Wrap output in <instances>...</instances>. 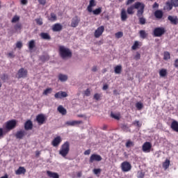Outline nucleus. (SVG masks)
Returning <instances> with one entry per match:
<instances>
[{"mask_svg":"<svg viewBox=\"0 0 178 178\" xmlns=\"http://www.w3.org/2000/svg\"><path fill=\"white\" fill-rule=\"evenodd\" d=\"M83 124V121L81 120H72V121H67L65 124L67 126H77V124Z\"/></svg>","mask_w":178,"mask_h":178,"instance_id":"f3484780","label":"nucleus"},{"mask_svg":"<svg viewBox=\"0 0 178 178\" xmlns=\"http://www.w3.org/2000/svg\"><path fill=\"white\" fill-rule=\"evenodd\" d=\"M25 130H31L33 129V122L31 120H28L24 124Z\"/></svg>","mask_w":178,"mask_h":178,"instance_id":"aec40b11","label":"nucleus"},{"mask_svg":"<svg viewBox=\"0 0 178 178\" xmlns=\"http://www.w3.org/2000/svg\"><path fill=\"white\" fill-rule=\"evenodd\" d=\"M93 172L95 173V175H99V173H101V169L100 168H95L93 170Z\"/></svg>","mask_w":178,"mask_h":178,"instance_id":"5fc2aeb1","label":"nucleus"},{"mask_svg":"<svg viewBox=\"0 0 178 178\" xmlns=\"http://www.w3.org/2000/svg\"><path fill=\"white\" fill-rule=\"evenodd\" d=\"M0 79L3 83H6V80H9V76L6 74H3L0 76Z\"/></svg>","mask_w":178,"mask_h":178,"instance_id":"e433bc0d","label":"nucleus"},{"mask_svg":"<svg viewBox=\"0 0 178 178\" xmlns=\"http://www.w3.org/2000/svg\"><path fill=\"white\" fill-rule=\"evenodd\" d=\"M166 33V30L163 27H156L153 31L154 37H162Z\"/></svg>","mask_w":178,"mask_h":178,"instance_id":"39448f33","label":"nucleus"},{"mask_svg":"<svg viewBox=\"0 0 178 178\" xmlns=\"http://www.w3.org/2000/svg\"><path fill=\"white\" fill-rule=\"evenodd\" d=\"M173 6H175L173 5V3H172V1H167L165 3V9L166 10H172V9H173Z\"/></svg>","mask_w":178,"mask_h":178,"instance_id":"bb28decb","label":"nucleus"},{"mask_svg":"<svg viewBox=\"0 0 178 178\" xmlns=\"http://www.w3.org/2000/svg\"><path fill=\"white\" fill-rule=\"evenodd\" d=\"M8 56H9V58H15V54H13V53H8Z\"/></svg>","mask_w":178,"mask_h":178,"instance_id":"338daca9","label":"nucleus"},{"mask_svg":"<svg viewBox=\"0 0 178 178\" xmlns=\"http://www.w3.org/2000/svg\"><path fill=\"white\" fill-rule=\"evenodd\" d=\"M132 124H134V126H136V127H141V126L143 125L141 123H140V121L138 120H135Z\"/></svg>","mask_w":178,"mask_h":178,"instance_id":"3c124183","label":"nucleus"},{"mask_svg":"<svg viewBox=\"0 0 178 178\" xmlns=\"http://www.w3.org/2000/svg\"><path fill=\"white\" fill-rule=\"evenodd\" d=\"M40 37L42 40H51V35H49L48 33H41Z\"/></svg>","mask_w":178,"mask_h":178,"instance_id":"2f4dec72","label":"nucleus"},{"mask_svg":"<svg viewBox=\"0 0 178 178\" xmlns=\"http://www.w3.org/2000/svg\"><path fill=\"white\" fill-rule=\"evenodd\" d=\"M27 135V132L24 130H20V131H17L16 134H15V137L16 138H18L19 140H22L23 139V137H24V136Z\"/></svg>","mask_w":178,"mask_h":178,"instance_id":"ddd939ff","label":"nucleus"},{"mask_svg":"<svg viewBox=\"0 0 178 178\" xmlns=\"http://www.w3.org/2000/svg\"><path fill=\"white\" fill-rule=\"evenodd\" d=\"M169 166H170V160L165 159V162L163 163V168L165 170L169 169Z\"/></svg>","mask_w":178,"mask_h":178,"instance_id":"a878e982","label":"nucleus"},{"mask_svg":"<svg viewBox=\"0 0 178 178\" xmlns=\"http://www.w3.org/2000/svg\"><path fill=\"white\" fill-rule=\"evenodd\" d=\"M41 60L44 61L49 60V56H42Z\"/></svg>","mask_w":178,"mask_h":178,"instance_id":"bf43d9fd","label":"nucleus"},{"mask_svg":"<svg viewBox=\"0 0 178 178\" xmlns=\"http://www.w3.org/2000/svg\"><path fill=\"white\" fill-rule=\"evenodd\" d=\"M139 17V23L140 24H145V18H144L143 16L138 17Z\"/></svg>","mask_w":178,"mask_h":178,"instance_id":"09e8293b","label":"nucleus"},{"mask_svg":"<svg viewBox=\"0 0 178 178\" xmlns=\"http://www.w3.org/2000/svg\"><path fill=\"white\" fill-rule=\"evenodd\" d=\"M105 31V27L104 26H101L97 29L95 31L94 36L95 38H99L100 35H102L104 32Z\"/></svg>","mask_w":178,"mask_h":178,"instance_id":"1a4fd4ad","label":"nucleus"},{"mask_svg":"<svg viewBox=\"0 0 178 178\" xmlns=\"http://www.w3.org/2000/svg\"><path fill=\"white\" fill-rule=\"evenodd\" d=\"M151 148H152V145L149 142H145L142 146L143 152H151Z\"/></svg>","mask_w":178,"mask_h":178,"instance_id":"9d476101","label":"nucleus"},{"mask_svg":"<svg viewBox=\"0 0 178 178\" xmlns=\"http://www.w3.org/2000/svg\"><path fill=\"white\" fill-rule=\"evenodd\" d=\"M84 94L86 97H90V95H91V92L90 91V89H86L84 92Z\"/></svg>","mask_w":178,"mask_h":178,"instance_id":"6e6d98bb","label":"nucleus"},{"mask_svg":"<svg viewBox=\"0 0 178 178\" xmlns=\"http://www.w3.org/2000/svg\"><path fill=\"white\" fill-rule=\"evenodd\" d=\"M153 8H159V4H158V3L155 2L154 4H153Z\"/></svg>","mask_w":178,"mask_h":178,"instance_id":"774afa93","label":"nucleus"},{"mask_svg":"<svg viewBox=\"0 0 178 178\" xmlns=\"http://www.w3.org/2000/svg\"><path fill=\"white\" fill-rule=\"evenodd\" d=\"M28 47L30 51L34 49V48L35 47V41H34V40H30Z\"/></svg>","mask_w":178,"mask_h":178,"instance_id":"7c9ffc66","label":"nucleus"},{"mask_svg":"<svg viewBox=\"0 0 178 178\" xmlns=\"http://www.w3.org/2000/svg\"><path fill=\"white\" fill-rule=\"evenodd\" d=\"M111 118H112L113 119H115V120H120V113L115 114L113 113V112H111Z\"/></svg>","mask_w":178,"mask_h":178,"instance_id":"f704fd0d","label":"nucleus"},{"mask_svg":"<svg viewBox=\"0 0 178 178\" xmlns=\"http://www.w3.org/2000/svg\"><path fill=\"white\" fill-rule=\"evenodd\" d=\"M136 2V0H127L125 3L127 6H129V5H131V3H134Z\"/></svg>","mask_w":178,"mask_h":178,"instance_id":"864d4df0","label":"nucleus"},{"mask_svg":"<svg viewBox=\"0 0 178 178\" xmlns=\"http://www.w3.org/2000/svg\"><path fill=\"white\" fill-rule=\"evenodd\" d=\"M28 74L29 72L27 70H25L24 68H20L17 72V79H26Z\"/></svg>","mask_w":178,"mask_h":178,"instance_id":"423d86ee","label":"nucleus"},{"mask_svg":"<svg viewBox=\"0 0 178 178\" xmlns=\"http://www.w3.org/2000/svg\"><path fill=\"white\" fill-rule=\"evenodd\" d=\"M58 79L61 81H67V75L60 74L58 75Z\"/></svg>","mask_w":178,"mask_h":178,"instance_id":"4c0bfd02","label":"nucleus"},{"mask_svg":"<svg viewBox=\"0 0 178 178\" xmlns=\"http://www.w3.org/2000/svg\"><path fill=\"white\" fill-rule=\"evenodd\" d=\"M174 66L178 67V58L175 60Z\"/></svg>","mask_w":178,"mask_h":178,"instance_id":"69168bd1","label":"nucleus"},{"mask_svg":"<svg viewBox=\"0 0 178 178\" xmlns=\"http://www.w3.org/2000/svg\"><path fill=\"white\" fill-rule=\"evenodd\" d=\"M79 23H80V19H79V17L75 16L72 19L71 27H77Z\"/></svg>","mask_w":178,"mask_h":178,"instance_id":"dca6fc26","label":"nucleus"},{"mask_svg":"<svg viewBox=\"0 0 178 178\" xmlns=\"http://www.w3.org/2000/svg\"><path fill=\"white\" fill-rule=\"evenodd\" d=\"M144 107V105L143 104V103L141 102H137L136 104V108H137V109L138 111H141V109Z\"/></svg>","mask_w":178,"mask_h":178,"instance_id":"c03bdc74","label":"nucleus"},{"mask_svg":"<svg viewBox=\"0 0 178 178\" xmlns=\"http://www.w3.org/2000/svg\"><path fill=\"white\" fill-rule=\"evenodd\" d=\"M115 38H122L123 37V32L119 31L115 33Z\"/></svg>","mask_w":178,"mask_h":178,"instance_id":"de8ad7c7","label":"nucleus"},{"mask_svg":"<svg viewBox=\"0 0 178 178\" xmlns=\"http://www.w3.org/2000/svg\"><path fill=\"white\" fill-rule=\"evenodd\" d=\"M35 21L36 22V24H38V26H42V18H37L35 19Z\"/></svg>","mask_w":178,"mask_h":178,"instance_id":"49530a36","label":"nucleus"},{"mask_svg":"<svg viewBox=\"0 0 178 178\" xmlns=\"http://www.w3.org/2000/svg\"><path fill=\"white\" fill-rule=\"evenodd\" d=\"M94 6H97V3L95 2V0H90L89 5L87 8L88 11L90 13L92 12V8H94Z\"/></svg>","mask_w":178,"mask_h":178,"instance_id":"a211bd4d","label":"nucleus"},{"mask_svg":"<svg viewBox=\"0 0 178 178\" xmlns=\"http://www.w3.org/2000/svg\"><path fill=\"white\" fill-rule=\"evenodd\" d=\"M47 175L51 178H59V175L56 172H52L51 171H47Z\"/></svg>","mask_w":178,"mask_h":178,"instance_id":"b1692460","label":"nucleus"},{"mask_svg":"<svg viewBox=\"0 0 178 178\" xmlns=\"http://www.w3.org/2000/svg\"><path fill=\"white\" fill-rule=\"evenodd\" d=\"M154 16L156 19H161L163 17V12L161 10H157L154 12Z\"/></svg>","mask_w":178,"mask_h":178,"instance_id":"5701e85b","label":"nucleus"},{"mask_svg":"<svg viewBox=\"0 0 178 178\" xmlns=\"http://www.w3.org/2000/svg\"><path fill=\"white\" fill-rule=\"evenodd\" d=\"M114 72L116 74H120V73H122V65L115 67Z\"/></svg>","mask_w":178,"mask_h":178,"instance_id":"c9c22d12","label":"nucleus"},{"mask_svg":"<svg viewBox=\"0 0 178 178\" xmlns=\"http://www.w3.org/2000/svg\"><path fill=\"white\" fill-rule=\"evenodd\" d=\"M45 120H47V117H45L44 114H39L36 116V121L40 125L44 124V123H45Z\"/></svg>","mask_w":178,"mask_h":178,"instance_id":"9b49d317","label":"nucleus"},{"mask_svg":"<svg viewBox=\"0 0 178 178\" xmlns=\"http://www.w3.org/2000/svg\"><path fill=\"white\" fill-rule=\"evenodd\" d=\"M127 148H130L131 147H134V143L131 142V140H129L125 144Z\"/></svg>","mask_w":178,"mask_h":178,"instance_id":"a19ab883","label":"nucleus"},{"mask_svg":"<svg viewBox=\"0 0 178 178\" xmlns=\"http://www.w3.org/2000/svg\"><path fill=\"white\" fill-rule=\"evenodd\" d=\"M62 29H63V26L60 24H55L52 26L53 31H62Z\"/></svg>","mask_w":178,"mask_h":178,"instance_id":"4be33fe9","label":"nucleus"},{"mask_svg":"<svg viewBox=\"0 0 178 178\" xmlns=\"http://www.w3.org/2000/svg\"><path fill=\"white\" fill-rule=\"evenodd\" d=\"M58 52L62 59H69L70 58H72L73 55L72 51L65 46H59Z\"/></svg>","mask_w":178,"mask_h":178,"instance_id":"f03ea898","label":"nucleus"},{"mask_svg":"<svg viewBox=\"0 0 178 178\" xmlns=\"http://www.w3.org/2000/svg\"><path fill=\"white\" fill-rule=\"evenodd\" d=\"M160 77H166L168 76V70L166 69H161L159 71Z\"/></svg>","mask_w":178,"mask_h":178,"instance_id":"c85d7f7f","label":"nucleus"},{"mask_svg":"<svg viewBox=\"0 0 178 178\" xmlns=\"http://www.w3.org/2000/svg\"><path fill=\"white\" fill-rule=\"evenodd\" d=\"M17 124V122L16 120H10L7 121L5 123V131L6 133H9L10 130H13L16 127V125Z\"/></svg>","mask_w":178,"mask_h":178,"instance_id":"20e7f679","label":"nucleus"},{"mask_svg":"<svg viewBox=\"0 0 178 178\" xmlns=\"http://www.w3.org/2000/svg\"><path fill=\"white\" fill-rule=\"evenodd\" d=\"M62 143V138L60 136L56 137L51 142L53 147H58Z\"/></svg>","mask_w":178,"mask_h":178,"instance_id":"2eb2a0df","label":"nucleus"},{"mask_svg":"<svg viewBox=\"0 0 178 178\" xmlns=\"http://www.w3.org/2000/svg\"><path fill=\"white\" fill-rule=\"evenodd\" d=\"M134 9H138L136 15L138 17H141L144 15V9H145V5L140 1L136 2L134 5L130 6L127 9L128 15H134Z\"/></svg>","mask_w":178,"mask_h":178,"instance_id":"f257e3e1","label":"nucleus"},{"mask_svg":"<svg viewBox=\"0 0 178 178\" xmlns=\"http://www.w3.org/2000/svg\"><path fill=\"white\" fill-rule=\"evenodd\" d=\"M102 161V156L99 154H93L89 159V163H93L94 162H101Z\"/></svg>","mask_w":178,"mask_h":178,"instance_id":"0eeeda50","label":"nucleus"},{"mask_svg":"<svg viewBox=\"0 0 178 178\" xmlns=\"http://www.w3.org/2000/svg\"><path fill=\"white\" fill-rule=\"evenodd\" d=\"M168 20H169L172 24H174V26H177V24H178L177 16L169 15L168 17Z\"/></svg>","mask_w":178,"mask_h":178,"instance_id":"4468645a","label":"nucleus"},{"mask_svg":"<svg viewBox=\"0 0 178 178\" xmlns=\"http://www.w3.org/2000/svg\"><path fill=\"white\" fill-rule=\"evenodd\" d=\"M57 110L61 115H66L67 113V111L64 108L63 106H58Z\"/></svg>","mask_w":178,"mask_h":178,"instance_id":"cd10ccee","label":"nucleus"},{"mask_svg":"<svg viewBox=\"0 0 178 178\" xmlns=\"http://www.w3.org/2000/svg\"><path fill=\"white\" fill-rule=\"evenodd\" d=\"M66 97H67V93L63 91H59L54 95L56 99H62V98H66Z\"/></svg>","mask_w":178,"mask_h":178,"instance_id":"f8f14e48","label":"nucleus"},{"mask_svg":"<svg viewBox=\"0 0 178 178\" xmlns=\"http://www.w3.org/2000/svg\"><path fill=\"white\" fill-rule=\"evenodd\" d=\"M70 151V143L69 141L65 142L60 147L59 154L63 158H66Z\"/></svg>","mask_w":178,"mask_h":178,"instance_id":"7ed1b4c3","label":"nucleus"},{"mask_svg":"<svg viewBox=\"0 0 178 178\" xmlns=\"http://www.w3.org/2000/svg\"><path fill=\"white\" fill-rule=\"evenodd\" d=\"M175 8H178V0H170Z\"/></svg>","mask_w":178,"mask_h":178,"instance_id":"603ef678","label":"nucleus"},{"mask_svg":"<svg viewBox=\"0 0 178 178\" xmlns=\"http://www.w3.org/2000/svg\"><path fill=\"white\" fill-rule=\"evenodd\" d=\"M25 173H26V168H24V167H19L15 171V175H24Z\"/></svg>","mask_w":178,"mask_h":178,"instance_id":"393cba45","label":"nucleus"},{"mask_svg":"<svg viewBox=\"0 0 178 178\" xmlns=\"http://www.w3.org/2000/svg\"><path fill=\"white\" fill-rule=\"evenodd\" d=\"M16 47L17 48H22V47H23V43H22V42H17L16 44Z\"/></svg>","mask_w":178,"mask_h":178,"instance_id":"052dcab7","label":"nucleus"},{"mask_svg":"<svg viewBox=\"0 0 178 178\" xmlns=\"http://www.w3.org/2000/svg\"><path fill=\"white\" fill-rule=\"evenodd\" d=\"M99 98H101V95L96 93L94 95V99H96V101H99Z\"/></svg>","mask_w":178,"mask_h":178,"instance_id":"4d7b16f0","label":"nucleus"},{"mask_svg":"<svg viewBox=\"0 0 178 178\" xmlns=\"http://www.w3.org/2000/svg\"><path fill=\"white\" fill-rule=\"evenodd\" d=\"M138 47H141V42L136 40L134 42V44L132 45L131 49H133V51H136V49H137Z\"/></svg>","mask_w":178,"mask_h":178,"instance_id":"c756f323","label":"nucleus"},{"mask_svg":"<svg viewBox=\"0 0 178 178\" xmlns=\"http://www.w3.org/2000/svg\"><path fill=\"white\" fill-rule=\"evenodd\" d=\"M120 16H121L122 22H126V20H127L128 17H127V13H126V9L122 8L121 10Z\"/></svg>","mask_w":178,"mask_h":178,"instance_id":"6ab92c4d","label":"nucleus"},{"mask_svg":"<svg viewBox=\"0 0 178 178\" xmlns=\"http://www.w3.org/2000/svg\"><path fill=\"white\" fill-rule=\"evenodd\" d=\"M170 58V53H169L168 51H165L164 57H163L164 60H168Z\"/></svg>","mask_w":178,"mask_h":178,"instance_id":"79ce46f5","label":"nucleus"},{"mask_svg":"<svg viewBox=\"0 0 178 178\" xmlns=\"http://www.w3.org/2000/svg\"><path fill=\"white\" fill-rule=\"evenodd\" d=\"M29 2L28 0H21V3L22 5H27V3Z\"/></svg>","mask_w":178,"mask_h":178,"instance_id":"0e129e2a","label":"nucleus"},{"mask_svg":"<svg viewBox=\"0 0 178 178\" xmlns=\"http://www.w3.org/2000/svg\"><path fill=\"white\" fill-rule=\"evenodd\" d=\"M84 155H90L91 154V149H87L83 152Z\"/></svg>","mask_w":178,"mask_h":178,"instance_id":"e2e57ef3","label":"nucleus"},{"mask_svg":"<svg viewBox=\"0 0 178 178\" xmlns=\"http://www.w3.org/2000/svg\"><path fill=\"white\" fill-rule=\"evenodd\" d=\"M19 20H20V17L15 15L11 20V23H17Z\"/></svg>","mask_w":178,"mask_h":178,"instance_id":"37998d69","label":"nucleus"},{"mask_svg":"<svg viewBox=\"0 0 178 178\" xmlns=\"http://www.w3.org/2000/svg\"><path fill=\"white\" fill-rule=\"evenodd\" d=\"M93 15H100V13L102 12V8L99 7L98 8H96L95 10H94L93 11L92 10Z\"/></svg>","mask_w":178,"mask_h":178,"instance_id":"58836bf2","label":"nucleus"},{"mask_svg":"<svg viewBox=\"0 0 178 178\" xmlns=\"http://www.w3.org/2000/svg\"><path fill=\"white\" fill-rule=\"evenodd\" d=\"M58 19V17H56V14L51 13L50 14V17H49V22H56Z\"/></svg>","mask_w":178,"mask_h":178,"instance_id":"72a5a7b5","label":"nucleus"},{"mask_svg":"<svg viewBox=\"0 0 178 178\" xmlns=\"http://www.w3.org/2000/svg\"><path fill=\"white\" fill-rule=\"evenodd\" d=\"M122 172H130L131 170V164L129 161H124L121 164Z\"/></svg>","mask_w":178,"mask_h":178,"instance_id":"6e6552de","label":"nucleus"},{"mask_svg":"<svg viewBox=\"0 0 178 178\" xmlns=\"http://www.w3.org/2000/svg\"><path fill=\"white\" fill-rule=\"evenodd\" d=\"M14 29L16 31H17V30H22V29H23V26L22 25V24L20 23H17L15 26H14Z\"/></svg>","mask_w":178,"mask_h":178,"instance_id":"ea45409f","label":"nucleus"},{"mask_svg":"<svg viewBox=\"0 0 178 178\" xmlns=\"http://www.w3.org/2000/svg\"><path fill=\"white\" fill-rule=\"evenodd\" d=\"M170 128L173 131H176V133H178V122L176 120H173L171 123Z\"/></svg>","mask_w":178,"mask_h":178,"instance_id":"412c9836","label":"nucleus"},{"mask_svg":"<svg viewBox=\"0 0 178 178\" xmlns=\"http://www.w3.org/2000/svg\"><path fill=\"white\" fill-rule=\"evenodd\" d=\"M39 3H40V5H45L47 3V0H38Z\"/></svg>","mask_w":178,"mask_h":178,"instance_id":"680f3d73","label":"nucleus"},{"mask_svg":"<svg viewBox=\"0 0 178 178\" xmlns=\"http://www.w3.org/2000/svg\"><path fill=\"white\" fill-rule=\"evenodd\" d=\"M139 34H140V38H143V40L147 38V37H148V33H147V32H145V31L144 30H140L139 31Z\"/></svg>","mask_w":178,"mask_h":178,"instance_id":"473e14b6","label":"nucleus"},{"mask_svg":"<svg viewBox=\"0 0 178 178\" xmlns=\"http://www.w3.org/2000/svg\"><path fill=\"white\" fill-rule=\"evenodd\" d=\"M52 92V88H49L44 90L43 95H48V94H51Z\"/></svg>","mask_w":178,"mask_h":178,"instance_id":"a18cd8bd","label":"nucleus"},{"mask_svg":"<svg viewBox=\"0 0 178 178\" xmlns=\"http://www.w3.org/2000/svg\"><path fill=\"white\" fill-rule=\"evenodd\" d=\"M6 131H3V128H0V138H3V137L6 134Z\"/></svg>","mask_w":178,"mask_h":178,"instance_id":"8fccbe9b","label":"nucleus"},{"mask_svg":"<svg viewBox=\"0 0 178 178\" xmlns=\"http://www.w3.org/2000/svg\"><path fill=\"white\" fill-rule=\"evenodd\" d=\"M140 58H141V54H140V53L137 52L136 56H134V59H136V60H140Z\"/></svg>","mask_w":178,"mask_h":178,"instance_id":"13d9d810","label":"nucleus"}]
</instances>
